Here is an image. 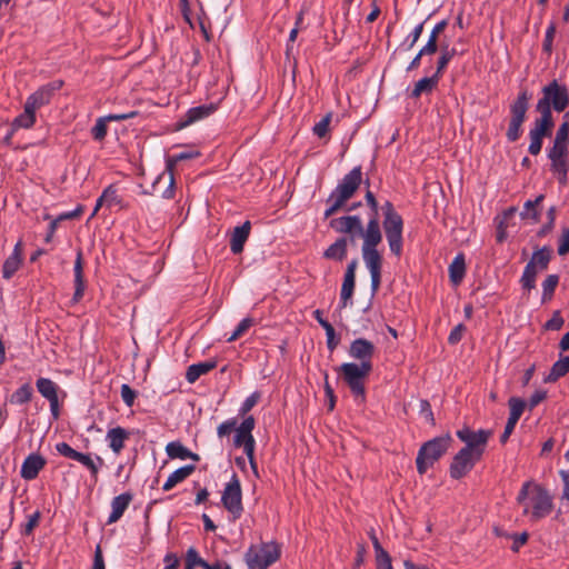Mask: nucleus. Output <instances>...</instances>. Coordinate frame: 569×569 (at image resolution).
<instances>
[{"label":"nucleus","instance_id":"0e129e2a","mask_svg":"<svg viewBox=\"0 0 569 569\" xmlns=\"http://www.w3.org/2000/svg\"><path fill=\"white\" fill-rule=\"evenodd\" d=\"M163 562L166 563L163 569H178L180 566V559L173 552H168L163 558Z\"/></svg>","mask_w":569,"mask_h":569},{"label":"nucleus","instance_id":"58836bf2","mask_svg":"<svg viewBox=\"0 0 569 569\" xmlns=\"http://www.w3.org/2000/svg\"><path fill=\"white\" fill-rule=\"evenodd\" d=\"M38 391L48 400L57 398V385L47 378H40L37 381Z\"/></svg>","mask_w":569,"mask_h":569},{"label":"nucleus","instance_id":"ea45409f","mask_svg":"<svg viewBox=\"0 0 569 569\" xmlns=\"http://www.w3.org/2000/svg\"><path fill=\"white\" fill-rule=\"evenodd\" d=\"M22 258H18L17 254L9 256L2 267V276L6 279H10L20 268Z\"/></svg>","mask_w":569,"mask_h":569},{"label":"nucleus","instance_id":"a211bd4d","mask_svg":"<svg viewBox=\"0 0 569 569\" xmlns=\"http://www.w3.org/2000/svg\"><path fill=\"white\" fill-rule=\"evenodd\" d=\"M250 221H246L241 226L234 228L230 240V249L232 253L238 254L242 252L244 242L250 234Z\"/></svg>","mask_w":569,"mask_h":569},{"label":"nucleus","instance_id":"f257e3e1","mask_svg":"<svg viewBox=\"0 0 569 569\" xmlns=\"http://www.w3.org/2000/svg\"><path fill=\"white\" fill-rule=\"evenodd\" d=\"M366 201L373 212L366 228H363L359 216L332 219L330 227L337 232L350 234L351 242L356 237H362V258L371 276V290L376 293L381 283L382 257L377 250V246L382 240V233L378 220V202L370 190L366 193Z\"/></svg>","mask_w":569,"mask_h":569},{"label":"nucleus","instance_id":"0eeeda50","mask_svg":"<svg viewBox=\"0 0 569 569\" xmlns=\"http://www.w3.org/2000/svg\"><path fill=\"white\" fill-rule=\"evenodd\" d=\"M381 209L383 212L382 224L390 250L393 254L399 257L402 252V218L395 210V207L390 201H386Z\"/></svg>","mask_w":569,"mask_h":569},{"label":"nucleus","instance_id":"e433bc0d","mask_svg":"<svg viewBox=\"0 0 569 569\" xmlns=\"http://www.w3.org/2000/svg\"><path fill=\"white\" fill-rule=\"evenodd\" d=\"M540 271V269H537V267H533L528 262L520 279L522 288L527 290L533 289L536 287L537 274Z\"/></svg>","mask_w":569,"mask_h":569},{"label":"nucleus","instance_id":"5fc2aeb1","mask_svg":"<svg viewBox=\"0 0 569 569\" xmlns=\"http://www.w3.org/2000/svg\"><path fill=\"white\" fill-rule=\"evenodd\" d=\"M530 137V144H529V152L533 156H537L542 148V139L543 137L539 136V133L529 132Z\"/></svg>","mask_w":569,"mask_h":569},{"label":"nucleus","instance_id":"6ab92c4d","mask_svg":"<svg viewBox=\"0 0 569 569\" xmlns=\"http://www.w3.org/2000/svg\"><path fill=\"white\" fill-rule=\"evenodd\" d=\"M214 110H216V107L213 104L199 106V107L191 108L187 111V113L180 121L179 127L184 128L187 126H190V124L194 123L196 121L210 116Z\"/></svg>","mask_w":569,"mask_h":569},{"label":"nucleus","instance_id":"3c124183","mask_svg":"<svg viewBox=\"0 0 569 569\" xmlns=\"http://www.w3.org/2000/svg\"><path fill=\"white\" fill-rule=\"evenodd\" d=\"M322 328L326 331L327 336V346L330 351L335 350L339 343V341L336 339V332L335 328L331 323H322Z\"/></svg>","mask_w":569,"mask_h":569},{"label":"nucleus","instance_id":"f03ea898","mask_svg":"<svg viewBox=\"0 0 569 569\" xmlns=\"http://www.w3.org/2000/svg\"><path fill=\"white\" fill-rule=\"evenodd\" d=\"M458 438L465 442L452 458L449 473L452 479H461L466 477L482 458L486 450L488 439L491 436L490 430L486 429H458Z\"/></svg>","mask_w":569,"mask_h":569},{"label":"nucleus","instance_id":"f3484780","mask_svg":"<svg viewBox=\"0 0 569 569\" xmlns=\"http://www.w3.org/2000/svg\"><path fill=\"white\" fill-rule=\"evenodd\" d=\"M132 499L133 495L130 492H124L114 497L111 501V513L109 515L107 525L117 522L123 516Z\"/></svg>","mask_w":569,"mask_h":569},{"label":"nucleus","instance_id":"72a5a7b5","mask_svg":"<svg viewBox=\"0 0 569 569\" xmlns=\"http://www.w3.org/2000/svg\"><path fill=\"white\" fill-rule=\"evenodd\" d=\"M551 259V249L548 247H543L541 249L536 250L531 259L529 260V263L533 267H537V269L546 270L548 268V264Z\"/></svg>","mask_w":569,"mask_h":569},{"label":"nucleus","instance_id":"423d86ee","mask_svg":"<svg viewBox=\"0 0 569 569\" xmlns=\"http://www.w3.org/2000/svg\"><path fill=\"white\" fill-rule=\"evenodd\" d=\"M452 441V437L449 433H445L425 442L416 458L418 472L420 475L426 473L447 452Z\"/></svg>","mask_w":569,"mask_h":569},{"label":"nucleus","instance_id":"7ed1b4c3","mask_svg":"<svg viewBox=\"0 0 569 569\" xmlns=\"http://www.w3.org/2000/svg\"><path fill=\"white\" fill-rule=\"evenodd\" d=\"M517 502L523 506V515H529L532 521H538L550 515L553 508L552 496L540 485L526 481L517 497Z\"/></svg>","mask_w":569,"mask_h":569},{"label":"nucleus","instance_id":"2eb2a0df","mask_svg":"<svg viewBox=\"0 0 569 569\" xmlns=\"http://www.w3.org/2000/svg\"><path fill=\"white\" fill-rule=\"evenodd\" d=\"M47 461L39 453L29 455L22 462L20 476L24 480H33L38 477L39 472L44 468Z\"/></svg>","mask_w":569,"mask_h":569},{"label":"nucleus","instance_id":"de8ad7c7","mask_svg":"<svg viewBox=\"0 0 569 569\" xmlns=\"http://www.w3.org/2000/svg\"><path fill=\"white\" fill-rule=\"evenodd\" d=\"M355 289V280L343 279L341 287V302L342 307L347 306L349 299H351Z\"/></svg>","mask_w":569,"mask_h":569},{"label":"nucleus","instance_id":"4468645a","mask_svg":"<svg viewBox=\"0 0 569 569\" xmlns=\"http://www.w3.org/2000/svg\"><path fill=\"white\" fill-rule=\"evenodd\" d=\"M375 350L376 348L371 341L359 338L351 342L349 348V356L356 360H359L360 363H372Z\"/></svg>","mask_w":569,"mask_h":569},{"label":"nucleus","instance_id":"412c9836","mask_svg":"<svg viewBox=\"0 0 569 569\" xmlns=\"http://www.w3.org/2000/svg\"><path fill=\"white\" fill-rule=\"evenodd\" d=\"M529 94L527 90H522L518 98L510 106L511 119H517L520 121L526 120V113L529 107Z\"/></svg>","mask_w":569,"mask_h":569},{"label":"nucleus","instance_id":"c756f323","mask_svg":"<svg viewBox=\"0 0 569 569\" xmlns=\"http://www.w3.org/2000/svg\"><path fill=\"white\" fill-rule=\"evenodd\" d=\"M438 74L420 79L411 91L412 98H419L422 93H430L439 82Z\"/></svg>","mask_w":569,"mask_h":569},{"label":"nucleus","instance_id":"4be33fe9","mask_svg":"<svg viewBox=\"0 0 569 569\" xmlns=\"http://www.w3.org/2000/svg\"><path fill=\"white\" fill-rule=\"evenodd\" d=\"M166 452L171 459H192L194 461L199 460V456L197 453L191 452L180 441L169 442L166 447Z\"/></svg>","mask_w":569,"mask_h":569},{"label":"nucleus","instance_id":"4d7b16f0","mask_svg":"<svg viewBox=\"0 0 569 569\" xmlns=\"http://www.w3.org/2000/svg\"><path fill=\"white\" fill-rule=\"evenodd\" d=\"M563 318L561 317L559 311H555L551 319L545 323V329L547 330H560L563 326Z\"/></svg>","mask_w":569,"mask_h":569},{"label":"nucleus","instance_id":"ddd939ff","mask_svg":"<svg viewBox=\"0 0 569 569\" xmlns=\"http://www.w3.org/2000/svg\"><path fill=\"white\" fill-rule=\"evenodd\" d=\"M63 81L56 80L39 88L36 92L28 97L26 104L37 111L41 107L48 104L54 92L61 89Z\"/></svg>","mask_w":569,"mask_h":569},{"label":"nucleus","instance_id":"37998d69","mask_svg":"<svg viewBox=\"0 0 569 569\" xmlns=\"http://www.w3.org/2000/svg\"><path fill=\"white\" fill-rule=\"evenodd\" d=\"M31 396L32 388L29 385H23L12 395V401L21 405L29 401Z\"/></svg>","mask_w":569,"mask_h":569},{"label":"nucleus","instance_id":"680f3d73","mask_svg":"<svg viewBox=\"0 0 569 569\" xmlns=\"http://www.w3.org/2000/svg\"><path fill=\"white\" fill-rule=\"evenodd\" d=\"M438 50V40L429 37L428 42L420 49V56H431Z\"/></svg>","mask_w":569,"mask_h":569},{"label":"nucleus","instance_id":"09e8293b","mask_svg":"<svg viewBox=\"0 0 569 569\" xmlns=\"http://www.w3.org/2000/svg\"><path fill=\"white\" fill-rule=\"evenodd\" d=\"M330 121H331V113H328L318 123H316V126L313 127V133L316 136H318L319 138H323L329 130Z\"/></svg>","mask_w":569,"mask_h":569},{"label":"nucleus","instance_id":"aec40b11","mask_svg":"<svg viewBox=\"0 0 569 569\" xmlns=\"http://www.w3.org/2000/svg\"><path fill=\"white\" fill-rule=\"evenodd\" d=\"M217 367L216 360H207L203 362L193 363L188 367L186 379L189 383L196 382L201 376L207 375Z\"/></svg>","mask_w":569,"mask_h":569},{"label":"nucleus","instance_id":"393cba45","mask_svg":"<svg viewBox=\"0 0 569 569\" xmlns=\"http://www.w3.org/2000/svg\"><path fill=\"white\" fill-rule=\"evenodd\" d=\"M541 117L536 119L533 128L530 130L533 133H539L541 137L550 136L553 128V118L551 112L538 111Z\"/></svg>","mask_w":569,"mask_h":569},{"label":"nucleus","instance_id":"c9c22d12","mask_svg":"<svg viewBox=\"0 0 569 569\" xmlns=\"http://www.w3.org/2000/svg\"><path fill=\"white\" fill-rule=\"evenodd\" d=\"M545 199L543 194H539L535 200H528L525 202L523 211L520 213L522 219H532L535 222L539 220V212L536 209L538 204Z\"/></svg>","mask_w":569,"mask_h":569},{"label":"nucleus","instance_id":"a18cd8bd","mask_svg":"<svg viewBox=\"0 0 569 569\" xmlns=\"http://www.w3.org/2000/svg\"><path fill=\"white\" fill-rule=\"evenodd\" d=\"M253 320L251 318H244L240 321L233 333L228 338L229 342L236 341L240 338L251 326Z\"/></svg>","mask_w":569,"mask_h":569},{"label":"nucleus","instance_id":"dca6fc26","mask_svg":"<svg viewBox=\"0 0 569 569\" xmlns=\"http://www.w3.org/2000/svg\"><path fill=\"white\" fill-rule=\"evenodd\" d=\"M138 114L137 111H131L128 113H118V114H109L107 117L99 118L91 129L92 137L96 140H102L107 134V121H122L127 119L134 118Z\"/></svg>","mask_w":569,"mask_h":569},{"label":"nucleus","instance_id":"8fccbe9b","mask_svg":"<svg viewBox=\"0 0 569 569\" xmlns=\"http://www.w3.org/2000/svg\"><path fill=\"white\" fill-rule=\"evenodd\" d=\"M260 398L261 393L259 391H254L252 395H250L242 403L240 413L246 416L259 402Z\"/></svg>","mask_w":569,"mask_h":569},{"label":"nucleus","instance_id":"c85d7f7f","mask_svg":"<svg viewBox=\"0 0 569 569\" xmlns=\"http://www.w3.org/2000/svg\"><path fill=\"white\" fill-rule=\"evenodd\" d=\"M569 372V356H565L556 361L549 375L543 379L545 382H555L559 378L563 377Z\"/></svg>","mask_w":569,"mask_h":569},{"label":"nucleus","instance_id":"1a4fd4ad","mask_svg":"<svg viewBox=\"0 0 569 569\" xmlns=\"http://www.w3.org/2000/svg\"><path fill=\"white\" fill-rule=\"evenodd\" d=\"M569 104V91L565 84L552 80L542 88V98L537 102V111L551 112L553 108L557 112H562Z\"/></svg>","mask_w":569,"mask_h":569},{"label":"nucleus","instance_id":"c03bdc74","mask_svg":"<svg viewBox=\"0 0 569 569\" xmlns=\"http://www.w3.org/2000/svg\"><path fill=\"white\" fill-rule=\"evenodd\" d=\"M523 121L517 120V119H510L509 128L507 130V139L511 142H515L519 139L521 134V126Z\"/></svg>","mask_w":569,"mask_h":569},{"label":"nucleus","instance_id":"b1692460","mask_svg":"<svg viewBox=\"0 0 569 569\" xmlns=\"http://www.w3.org/2000/svg\"><path fill=\"white\" fill-rule=\"evenodd\" d=\"M196 470L194 465H187L183 466L177 470H174L164 482L162 489L164 491L171 490L173 487H176L178 483L182 482L184 479H187L193 471Z\"/></svg>","mask_w":569,"mask_h":569},{"label":"nucleus","instance_id":"5701e85b","mask_svg":"<svg viewBox=\"0 0 569 569\" xmlns=\"http://www.w3.org/2000/svg\"><path fill=\"white\" fill-rule=\"evenodd\" d=\"M103 204L109 208L121 204V199L119 198L117 189L113 184H110L104 189L101 197L97 200L91 216L93 217Z\"/></svg>","mask_w":569,"mask_h":569},{"label":"nucleus","instance_id":"338daca9","mask_svg":"<svg viewBox=\"0 0 569 569\" xmlns=\"http://www.w3.org/2000/svg\"><path fill=\"white\" fill-rule=\"evenodd\" d=\"M547 397V391L545 390H537L530 398H529V401H528V406L530 409L535 408L536 406H538L540 402H542Z\"/></svg>","mask_w":569,"mask_h":569},{"label":"nucleus","instance_id":"7c9ffc66","mask_svg":"<svg viewBox=\"0 0 569 569\" xmlns=\"http://www.w3.org/2000/svg\"><path fill=\"white\" fill-rule=\"evenodd\" d=\"M466 272V263L463 254H458L449 266V276L453 284H459Z\"/></svg>","mask_w":569,"mask_h":569},{"label":"nucleus","instance_id":"cd10ccee","mask_svg":"<svg viewBox=\"0 0 569 569\" xmlns=\"http://www.w3.org/2000/svg\"><path fill=\"white\" fill-rule=\"evenodd\" d=\"M128 438L129 432H127L126 429H109L107 433L109 447L117 455L122 450L124 446V440Z\"/></svg>","mask_w":569,"mask_h":569},{"label":"nucleus","instance_id":"4c0bfd02","mask_svg":"<svg viewBox=\"0 0 569 569\" xmlns=\"http://www.w3.org/2000/svg\"><path fill=\"white\" fill-rule=\"evenodd\" d=\"M456 49L449 48V46H441L440 48V57L437 62V70L435 74H438L440 78L442 74V71L446 69L450 60L455 57Z\"/></svg>","mask_w":569,"mask_h":569},{"label":"nucleus","instance_id":"f704fd0d","mask_svg":"<svg viewBox=\"0 0 569 569\" xmlns=\"http://www.w3.org/2000/svg\"><path fill=\"white\" fill-rule=\"evenodd\" d=\"M509 408L510 415L506 427H515L526 408V402L519 398H510Z\"/></svg>","mask_w":569,"mask_h":569},{"label":"nucleus","instance_id":"2f4dec72","mask_svg":"<svg viewBox=\"0 0 569 569\" xmlns=\"http://www.w3.org/2000/svg\"><path fill=\"white\" fill-rule=\"evenodd\" d=\"M74 283L76 290L73 295V300L77 302L82 298L84 292V279L81 253H78L77 260L74 262Z\"/></svg>","mask_w":569,"mask_h":569},{"label":"nucleus","instance_id":"f8f14e48","mask_svg":"<svg viewBox=\"0 0 569 569\" xmlns=\"http://www.w3.org/2000/svg\"><path fill=\"white\" fill-rule=\"evenodd\" d=\"M232 429H218V436L220 438L228 436ZM236 431L233 438V445L237 448H242L243 452L249 459V463L253 471H257V463L254 460V447L256 441L253 436L251 435L252 429H233Z\"/></svg>","mask_w":569,"mask_h":569},{"label":"nucleus","instance_id":"6e6d98bb","mask_svg":"<svg viewBox=\"0 0 569 569\" xmlns=\"http://www.w3.org/2000/svg\"><path fill=\"white\" fill-rule=\"evenodd\" d=\"M420 416L423 418L422 423L425 425H433V413L431 411L430 405L426 400L420 401Z\"/></svg>","mask_w":569,"mask_h":569},{"label":"nucleus","instance_id":"20e7f679","mask_svg":"<svg viewBox=\"0 0 569 569\" xmlns=\"http://www.w3.org/2000/svg\"><path fill=\"white\" fill-rule=\"evenodd\" d=\"M362 181V172L360 167L353 168L348 174L345 176L342 181L331 192L327 199L329 208L325 212V217L329 218L341 209L345 203L352 198Z\"/></svg>","mask_w":569,"mask_h":569},{"label":"nucleus","instance_id":"864d4df0","mask_svg":"<svg viewBox=\"0 0 569 569\" xmlns=\"http://www.w3.org/2000/svg\"><path fill=\"white\" fill-rule=\"evenodd\" d=\"M56 450L59 455L66 457V458H69L71 460H74L78 452L77 450H74L69 443L67 442H58L56 445Z\"/></svg>","mask_w":569,"mask_h":569},{"label":"nucleus","instance_id":"69168bd1","mask_svg":"<svg viewBox=\"0 0 569 569\" xmlns=\"http://www.w3.org/2000/svg\"><path fill=\"white\" fill-rule=\"evenodd\" d=\"M555 33H556V27L553 23H551L547 29L546 38L543 41V50L547 52H551Z\"/></svg>","mask_w":569,"mask_h":569},{"label":"nucleus","instance_id":"a19ab883","mask_svg":"<svg viewBox=\"0 0 569 569\" xmlns=\"http://www.w3.org/2000/svg\"><path fill=\"white\" fill-rule=\"evenodd\" d=\"M558 282H559V276H557V274H549L545 279V281L542 282V290H543L542 300L543 301L551 299V297L555 292V289L558 286Z\"/></svg>","mask_w":569,"mask_h":569},{"label":"nucleus","instance_id":"9b49d317","mask_svg":"<svg viewBox=\"0 0 569 569\" xmlns=\"http://www.w3.org/2000/svg\"><path fill=\"white\" fill-rule=\"evenodd\" d=\"M221 502L228 512L232 515L233 520L241 517L243 512L242 491L240 480L236 473H233L230 481L226 485L222 491Z\"/></svg>","mask_w":569,"mask_h":569},{"label":"nucleus","instance_id":"bf43d9fd","mask_svg":"<svg viewBox=\"0 0 569 569\" xmlns=\"http://www.w3.org/2000/svg\"><path fill=\"white\" fill-rule=\"evenodd\" d=\"M466 331V327L462 323L457 325L450 332L448 337V341L451 345L458 343Z\"/></svg>","mask_w":569,"mask_h":569},{"label":"nucleus","instance_id":"e2e57ef3","mask_svg":"<svg viewBox=\"0 0 569 569\" xmlns=\"http://www.w3.org/2000/svg\"><path fill=\"white\" fill-rule=\"evenodd\" d=\"M555 141L568 143L569 141V123L563 122L557 130Z\"/></svg>","mask_w":569,"mask_h":569},{"label":"nucleus","instance_id":"a878e982","mask_svg":"<svg viewBox=\"0 0 569 569\" xmlns=\"http://www.w3.org/2000/svg\"><path fill=\"white\" fill-rule=\"evenodd\" d=\"M348 239L342 237L336 240L323 253L325 258L342 261L347 256Z\"/></svg>","mask_w":569,"mask_h":569},{"label":"nucleus","instance_id":"052dcab7","mask_svg":"<svg viewBox=\"0 0 569 569\" xmlns=\"http://www.w3.org/2000/svg\"><path fill=\"white\" fill-rule=\"evenodd\" d=\"M121 398L127 406H132L136 399V391L132 390L128 385L121 386Z\"/></svg>","mask_w":569,"mask_h":569},{"label":"nucleus","instance_id":"473e14b6","mask_svg":"<svg viewBox=\"0 0 569 569\" xmlns=\"http://www.w3.org/2000/svg\"><path fill=\"white\" fill-rule=\"evenodd\" d=\"M34 122L36 111L24 103V111L20 116H18L11 124L13 126V130H18L21 128L30 129L34 124Z\"/></svg>","mask_w":569,"mask_h":569},{"label":"nucleus","instance_id":"13d9d810","mask_svg":"<svg viewBox=\"0 0 569 569\" xmlns=\"http://www.w3.org/2000/svg\"><path fill=\"white\" fill-rule=\"evenodd\" d=\"M569 253V228H565L559 238L558 254L565 256Z\"/></svg>","mask_w":569,"mask_h":569},{"label":"nucleus","instance_id":"79ce46f5","mask_svg":"<svg viewBox=\"0 0 569 569\" xmlns=\"http://www.w3.org/2000/svg\"><path fill=\"white\" fill-rule=\"evenodd\" d=\"M184 563L190 567H207V561L202 559L194 548H189L186 553Z\"/></svg>","mask_w":569,"mask_h":569},{"label":"nucleus","instance_id":"39448f33","mask_svg":"<svg viewBox=\"0 0 569 569\" xmlns=\"http://www.w3.org/2000/svg\"><path fill=\"white\" fill-rule=\"evenodd\" d=\"M372 371V363H342L338 372L346 385L349 387L355 400L362 403L366 397L365 382Z\"/></svg>","mask_w":569,"mask_h":569},{"label":"nucleus","instance_id":"774afa93","mask_svg":"<svg viewBox=\"0 0 569 569\" xmlns=\"http://www.w3.org/2000/svg\"><path fill=\"white\" fill-rule=\"evenodd\" d=\"M40 513L37 511L29 517L28 522L24 525L23 533L30 535L33 529L38 526Z\"/></svg>","mask_w":569,"mask_h":569},{"label":"nucleus","instance_id":"49530a36","mask_svg":"<svg viewBox=\"0 0 569 569\" xmlns=\"http://www.w3.org/2000/svg\"><path fill=\"white\" fill-rule=\"evenodd\" d=\"M568 143L553 141L552 148L549 150L548 158H567Z\"/></svg>","mask_w":569,"mask_h":569},{"label":"nucleus","instance_id":"6e6552de","mask_svg":"<svg viewBox=\"0 0 569 569\" xmlns=\"http://www.w3.org/2000/svg\"><path fill=\"white\" fill-rule=\"evenodd\" d=\"M200 153L196 152H181L179 154H174L167 160V171L159 174L156 180L152 182L151 190H146L144 193L148 194H160L162 198L170 199L173 197L174 190V178H173V167L182 160L192 159L198 157Z\"/></svg>","mask_w":569,"mask_h":569},{"label":"nucleus","instance_id":"9d476101","mask_svg":"<svg viewBox=\"0 0 569 569\" xmlns=\"http://www.w3.org/2000/svg\"><path fill=\"white\" fill-rule=\"evenodd\" d=\"M280 557V548L276 542H263L251 546L246 552V562L249 569H267Z\"/></svg>","mask_w":569,"mask_h":569},{"label":"nucleus","instance_id":"603ef678","mask_svg":"<svg viewBox=\"0 0 569 569\" xmlns=\"http://www.w3.org/2000/svg\"><path fill=\"white\" fill-rule=\"evenodd\" d=\"M551 170L553 173H563L569 170V159L567 158H551Z\"/></svg>","mask_w":569,"mask_h":569},{"label":"nucleus","instance_id":"bb28decb","mask_svg":"<svg viewBox=\"0 0 569 569\" xmlns=\"http://www.w3.org/2000/svg\"><path fill=\"white\" fill-rule=\"evenodd\" d=\"M74 461L84 466L94 479H97L99 469L103 465V459L101 457L96 456V459H93L91 455L82 452H78Z\"/></svg>","mask_w":569,"mask_h":569}]
</instances>
